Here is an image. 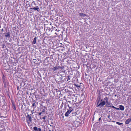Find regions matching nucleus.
<instances>
[{
	"label": "nucleus",
	"instance_id": "72a5a7b5",
	"mask_svg": "<svg viewBox=\"0 0 131 131\" xmlns=\"http://www.w3.org/2000/svg\"><path fill=\"white\" fill-rule=\"evenodd\" d=\"M115 96H116V95H115Z\"/></svg>",
	"mask_w": 131,
	"mask_h": 131
},
{
	"label": "nucleus",
	"instance_id": "5701e85b",
	"mask_svg": "<svg viewBox=\"0 0 131 131\" xmlns=\"http://www.w3.org/2000/svg\"><path fill=\"white\" fill-rule=\"evenodd\" d=\"M68 78L67 79V81H68L69 80H70V77L68 76Z\"/></svg>",
	"mask_w": 131,
	"mask_h": 131
},
{
	"label": "nucleus",
	"instance_id": "20e7f679",
	"mask_svg": "<svg viewBox=\"0 0 131 131\" xmlns=\"http://www.w3.org/2000/svg\"><path fill=\"white\" fill-rule=\"evenodd\" d=\"M72 110L73 109L71 107H70L69 108V110L65 114V116L67 117L68 116L69 114L72 112Z\"/></svg>",
	"mask_w": 131,
	"mask_h": 131
},
{
	"label": "nucleus",
	"instance_id": "4c0bfd02",
	"mask_svg": "<svg viewBox=\"0 0 131 131\" xmlns=\"http://www.w3.org/2000/svg\"><path fill=\"white\" fill-rule=\"evenodd\" d=\"M68 107H69V105H68Z\"/></svg>",
	"mask_w": 131,
	"mask_h": 131
},
{
	"label": "nucleus",
	"instance_id": "9d476101",
	"mask_svg": "<svg viewBox=\"0 0 131 131\" xmlns=\"http://www.w3.org/2000/svg\"><path fill=\"white\" fill-rule=\"evenodd\" d=\"M37 38V37H35L34 38L32 42V43L33 44H35L36 43Z\"/></svg>",
	"mask_w": 131,
	"mask_h": 131
},
{
	"label": "nucleus",
	"instance_id": "423d86ee",
	"mask_svg": "<svg viewBox=\"0 0 131 131\" xmlns=\"http://www.w3.org/2000/svg\"><path fill=\"white\" fill-rule=\"evenodd\" d=\"M11 101L12 103L13 108L14 110H16V108L15 106V103L12 100Z\"/></svg>",
	"mask_w": 131,
	"mask_h": 131
},
{
	"label": "nucleus",
	"instance_id": "412c9836",
	"mask_svg": "<svg viewBox=\"0 0 131 131\" xmlns=\"http://www.w3.org/2000/svg\"><path fill=\"white\" fill-rule=\"evenodd\" d=\"M42 119H44V121H43L44 122H46V121L45 120V119H46V117L45 116H44V117H43L42 118Z\"/></svg>",
	"mask_w": 131,
	"mask_h": 131
},
{
	"label": "nucleus",
	"instance_id": "f704fd0d",
	"mask_svg": "<svg viewBox=\"0 0 131 131\" xmlns=\"http://www.w3.org/2000/svg\"><path fill=\"white\" fill-rule=\"evenodd\" d=\"M8 36H9V34Z\"/></svg>",
	"mask_w": 131,
	"mask_h": 131
},
{
	"label": "nucleus",
	"instance_id": "a211bd4d",
	"mask_svg": "<svg viewBox=\"0 0 131 131\" xmlns=\"http://www.w3.org/2000/svg\"><path fill=\"white\" fill-rule=\"evenodd\" d=\"M75 86L78 88V89H79L80 88V86L78 85V84H75Z\"/></svg>",
	"mask_w": 131,
	"mask_h": 131
},
{
	"label": "nucleus",
	"instance_id": "4be33fe9",
	"mask_svg": "<svg viewBox=\"0 0 131 131\" xmlns=\"http://www.w3.org/2000/svg\"><path fill=\"white\" fill-rule=\"evenodd\" d=\"M5 36L6 37V38H7L8 37V33H7L5 35Z\"/></svg>",
	"mask_w": 131,
	"mask_h": 131
},
{
	"label": "nucleus",
	"instance_id": "f3484780",
	"mask_svg": "<svg viewBox=\"0 0 131 131\" xmlns=\"http://www.w3.org/2000/svg\"><path fill=\"white\" fill-rule=\"evenodd\" d=\"M58 69H64V67L63 66L61 67L60 66H58Z\"/></svg>",
	"mask_w": 131,
	"mask_h": 131
},
{
	"label": "nucleus",
	"instance_id": "0eeeda50",
	"mask_svg": "<svg viewBox=\"0 0 131 131\" xmlns=\"http://www.w3.org/2000/svg\"><path fill=\"white\" fill-rule=\"evenodd\" d=\"M33 129L35 131H41V129L40 128H39L38 129L36 127H34L33 128Z\"/></svg>",
	"mask_w": 131,
	"mask_h": 131
},
{
	"label": "nucleus",
	"instance_id": "9b49d317",
	"mask_svg": "<svg viewBox=\"0 0 131 131\" xmlns=\"http://www.w3.org/2000/svg\"><path fill=\"white\" fill-rule=\"evenodd\" d=\"M52 70L53 71H54L56 70H57L58 69V66L54 67L52 68Z\"/></svg>",
	"mask_w": 131,
	"mask_h": 131
},
{
	"label": "nucleus",
	"instance_id": "ddd939ff",
	"mask_svg": "<svg viewBox=\"0 0 131 131\" xmlns=\"http://www.w3.org/2000/svg\"><path fill=\"white\" fill-rule=\"evenodd\" d=\"M79 14L80 16H81L84 17L86 16L85 14L83 13H79Z\"/></svg>",
	"mask_w": 131,
	"mask_h": 131
},
{
	"label": "nucleus",
	"instance_id": "bb28decb",
	"mask_svg": "<svg viewBox=\"0 0 131 131\" xmlns=\"http://www.w3.org/2000/svg\"><path fill=\"white\" fill-rule=\"evenodd\" d=\"M115 109H116V110H119L120 109H119V108H116V107L115 108Z\"/></svg>",
	"mask_w": 131,
	"mask_h": 131
},
{
	"label": "nucleus",
	"instance_id": "7ed1b4c3",
	"mask_svg": "<svg viewBox=\"0 0 131 131\" xmlns=\"http://www.w3.org/2000/svg\"><path fill=\"white\" fill-rule=\"evenodd\" d=\"M3 60L4 63V67H5L4 69L5 70H7L8 69L6 68V67L8 66V60L7 55H6Z\"/></svg>",
	"mask_w": 131,
	"mask_h": 131
},
{
	"label": "nucleus",
	"instance_id": "a878e982",
	"mask_svg": "<svg viewBox=\"0 0 131 131\" xmlns=\"http://www.w3.org/2000/svg\"><path fill=\"white\" fill-rule=\"evenodd\" d=\"M45 112V110L44 109H43L42 111L41 112L42 113L43 112Z\"/></svg>",
	"mask_w": 131,
	"mask_h": 131
},
{
	"label": "nucleus",
	"instance_id": "7c9ffc66",
	"mask_svg": "<svg viewBox=\"0 0 131 131\" xmlns=\"http://www.w3.org/2000/svg\"><path fill=\"white\" fill-rule=\"evenodd\" d=\"M30 9H33V8H30Z\"/></svg>",
	"mask_w": 131,
	"mask_h": 131
},
{
	"label": "nucleus",
	"instance_id": "39448f33",
	"mask_svg": "<svg viewBox=\"0 0 131 131\" xmlns=\"http://www.w3.org/2000/svg\"><path fill=\"white\" fill-rule=\"evenodd\" d=\"M27 121V123H29L32 121V118L31 117V114L28 115L26 117Z\"/></svg>",
	"mask_w": 131,
	"mask_h": 131
},
{
	"label": "nucleus",
	"instance_id": "c756f323",
	"mask_svg": "<svg viewBox=\"0 0 131 131\" xmlns=\"http://www.w3.org/2000/svg\"><path fill=\"white\" fill-rule=\"evenodd\" d=\"M101 119V117H100V118H99V121H100Z\"/></svg>",
	"mask_w": 131,
	"mask_h": 131
},
{
	"label": "nucleus",
	"instance_id": "e433bc0d",
	"mask_svg": "<svg viewBox=\"0 0 131 131\" xmlns=\"http://www.w3.org/2000/svg\"><path fill=\"white\" fill-rule=\"evenodd\" d=\"M8 97H9V95Z\"/></svg>",
	"mask_w": 131,
	"mask_h": 131
},
{
	"label": "nucleus",
	"instance_id": "393cba45",
	"mask_svg": "<svg viewBox=\"0 0 131 131\" xmlns=\"http://www.w3.org/2000/svg\"><path fill=\"white\" fill-rule=\"evenodd\" d=\"M111 107H112V108H115H115H116V107H114V106H111Z\"/></svg>",
	"mask_w": 131,
	"mask_h": 131
},
{
	"label": "nucleus",
	"instance_id": "6ab92c4d",
	"mask_svg": "<svg viewBox=\"0 0 131 131\" xmlns=\"http://www.w3.org/2000/svg\"><path fill=\"white\" fill-rule=\"evenodd\" d=\"M116 123L117 124L119 125H122L123 124L122 123H121L119 122H116Z\"/></svg>",
	"mask_w": 131,
	"mask_h": 131
},
{
	"label": "nucleus",
	"instance_id": "4468645a",
	"mask_svg": "<svg viewBox=\"0 0 131 131\" xmlns=\"http://www.w3.org/2000/svg\"><path fill=\"white\" fill-rule=\"evenodd\" d=\"M108 98L107 97H105V98H104V100L105 101V102H106V103H107L108 102Z\"/></svg>",
	"mask_w": 131,
	"mask_h": 131
},
{
	"label": "nucleus",
	"instance_id": "c9c22d12",
	"mask_svg": "<svg viewBox=\"0 0 131 131\" xmlns=\"http://www.w3.org/2000/svg\"><path fill=\"white\" fill-rule=\"evenodd\" d=\"M109 122H111V121H108Z\"/></svg>",
	"mask_w": 131,
	"mask_h": 131
},
{
	"label": "nucleus",
	"instance_id": "473e14b6",
	"mask_svg": "<svg viewBox=\"0 0 131 131\" xmlns=\"http://www.w3.org/2000/svg\"><path fill=\"white\" fill-rule=\"evenodd\" d=\"M62 77H61V78H61V79L62 80Z\"/></svg>",
	"mask_w": 131,
	"mask_h": 131
},
{
	"label": "nucleus",
	"instance_id": "c85d7f7f",
	"mask_svg": "<svg viewBox=\"0 0 131 131\" xmlns=\"http://www.w3.org/2000/svg\"><path fill=\"white\" fill-rule=\"evenodd\" d=\"M19 89V87L18 86L17 87V89L18 90Z\"/></svg>",
	"mask_w": 131,
	"mask_h": 131
},
{
	"label": "nucleus",
	"instance_id": "2f4dec72",
	"mask_svg": "<svg viewBox=\"0 0 131 131\" xmlns=\"http://www.w3.org/2000/svg\"><path fill=\"white\" fill-rule=\"evenodd\" d=\"M112 122H115V121H112Z\"/></svg>",
	"mask_w": 131,
	"mask_h": 131
},
{
	"label": "nucleus",
	"instance_id": "f8f14e48",
	"mask_svg": "<svg viewBox=\"0 0 131 131\" xmlns=\"http://www.w3.org/2000/svg\"><path fill=\"white\" fill-rule=\"evenodd\" d=\"M39 8L38 6H37L36 7H34L33 8V9L36 10L38 12L39 11Z\"/></svg>",
	"mask_w": 131,
	"mask_h": 131
},
{
	"label": "nucleus",
	"instance_id": "1a4fd4ad",
	"mask_svg": "<svg viewBox=\"0 0 131 131\" xmlns=\"http://www.w3.org/2000/svg\"><path fill=\"white\" fill-rule=\"evenodd\" d=\"M119 109L122 110L123 111L124 109V107L122 105H119Z\"/></svg>",
	"mask_w": 131,
	"mask_h": 131
},
{
	"label": "nucleus",
	"instance_id": "2eb2a0df",
	"mask_svg": "<svg viewBox=\"0 0 131 131\" xmlns=\"http://www.w3.org/2000/svg\"><path fill=\"white\" fill-rule=\"evenodd\" d=\"M106 105L108 107H111V105H110V103H108V102L107 103H106Z\"/></svg>",
	"mask_w": 131,
	"mask_h": 131
},
{
	"label": "nucleus",
	"instance_id": "b1692460",
	"mask_svg": "<svg viewBox=\"0 0 131 131\" xmlns=\"http://www.w3.org/2000/svg\"><path fill=\"white\" fill-rule=\"evenodd\" d=\"M5 46V45L4 44L2 45V48H4Z\"/></svg>",
	"mask_w": 131,
	"mask_h": 131
},
{
	"label": "nucleus",
	"instance_id": "f03ea898",
	"mask_svg": "<svg viewBox=\"0 0 131 131\" xmlns=\"http://www.w3.org/2000/svg\"><path fill=\"white\" fill-rule=\"evenodd\" d=\"M3 81L4 83V91H6V93L7 95H8V92L7 91V89H8V83L7 81L6 80V78L5 76H3Z\"/></svg>",
	"mask_w": 131,
	"mask_h": 131
},
{
	"label": "nucleus",
	"instance_id": "dca6fc26",
	"mask_svg": "<svg viewBox=\"0 0 131 131\" xmlns=\"http://www.w3.org/2000/svg\"><path fill=\"white\" fill-rule=\"evenodd\" d=\"M35 102H34V103H32V106H31V107H34V108L36 107V106H35V107L34 106H35Z\"/></svg>",
	"mask_w": 131,
	"mask_h": 131
},
{
	"label": "nucleus",
	"instance_id": "6e6552de",
	"mask_svg": "<svg viewBox=\"0 0 131 131\" xmlns=\"http://www.w3.org/2000/svg\"><path fill=\"white\" fill-rule=\"evenodd\" d=\"M131 121V119L130 118H129L127 119L125 121V124H129L130 122Z\"/></svg>",
	"mask_w": 131,
	"mask_h": 131
},
{
	"label": "nucleus",
	"instance_id": "f257e3e1",
	"mask_svg": "<svg viewBox=\"0 0 131 131\" xmlns=\"http://www.w3.org/2000/svg\"><path fill=\"white\" fill-rule=\"evenodd\" d=\"M96 102L97 103L96 106L97 107H103L106 104L105 101H103V99H101V96L100 93L99 94Z\"/></svg>",
	"mask_w": 131,
	"mask_h": 131
},
{
	"label": "nucleus",
	"instance_id": "cd10ccee",
	"mask_svg": "<svg viewBox=\"0 0 131 131\" xmlns=\"http://www.w3.org/2000/svg\"><path fill=\"white\" fill-rule=\"evenodd\" d=\"M42 112H40V113H39V115H41V114H42Z\"/></svg>",
	"mask_w": 131,
	"mask_h": 131
},
{
	"label": "nucleus",
	"instance_id": "aec40b11",
	"mask_svg": "<svg viewBox=\"0 0 131 131\" xmlns=\"http://www.w3.org/2000/svg\"><path fill=\"white\" fill-rule=\"evenodd\" d=\"M107 117L110 120H112V118H111V116L110 115H109L107 116Z\"/></svg>",
	"mask_w": 131,
	"mask_h": 131
}]
</instances>
